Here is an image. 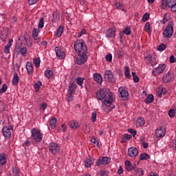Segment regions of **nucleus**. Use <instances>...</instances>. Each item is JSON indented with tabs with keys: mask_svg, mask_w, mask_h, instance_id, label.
<instances>
[{
	"mask_svg": "<svg viewBox=\"0 0 176 176\" xmlns=\"http://www.w3.org/2000/svg\"><path fill=\"white\" fill-rule=\"evenodd\" d=\"M96 97L98 101L102 102V107L104 109L107 108L109 111H112L113 108H115V106L113 105L115 96L112 92L100 89L96 92Z\"/></svg>",
	"mask_w": 176,
	"mask_h": 176,
	"instance_id": "nucleus-1",
	"label": "nucleus"
},
{
	"mask_svg": "<svg viewBox=\"0 0 176 176\" xmlns=\"http://www.w3.org/2000/svg\"><path fill=\"white\" fill-rule=\"evenodd\" d=\"M74 49L77 54H87V47L83 41H77L74 43Z\"/></svg>",
	"mask_w": 176,
	"mask_h": 176,
	"instance_id": "nucleus-2",
	"label": "nucleus"
},
{
	"mask_svg": "<svg viewBox=\"0 0 176 176\" xmlns=\"http://www.w3.org/2000/svg\"><path fill=\"white\" fill-rule=\"evenodd\" d=\"M174 34V22H168L166 28L163 31V35L165 38H170Z\"/></svg>",
	"mask_w": 176,
	"mask_h": 176,
	"instance_id": "nucleus-3",
	"label": "nucleus"
},
{
	"mask_svg": "<svg viewBox=\"0 0 176 176\" xmlns=\"http://www.w3.org/2000/svg\"><path fill=\"white\" fill-rule=\"evenodd\" d=\"M74 61L76 64L78 65H82V64H85L87 61V54H78V56L74 58Z\"/></svg>",
	"mask_w": 176,
	"mask_h": 176,
	"instance_id": "nucleus-4",
	"label": "nucleus"
},
{
	"mask_svg": "<svg viewBox=\"0 0 176 176\" xmlns=\"http://www.w3.org/2000/svg\"><path fill=\"white\" fill-rule=\"evenodd\" d=\"M176 0H162V9L166 10L168 8L172 9L173 6L175 5Z\"/></svg>",
	"mask_w": 176,
	"mask_h": 176,
	"instance_id": "nucleus-5",
	"label": "nucleus"
},
{
	"mask_svg": "<svg viewBox=\"0 0 176 176\" xmlns=\"http://www.w3.org/2000/svg\"><path fill=\"white\" fill-rule=\"evenodd\" d=\"M172 80H174L173 72H168L162 76V81L164 82V83H170V82H172Z\"/></svg>",
	"mask_w": 176,
	"mask_h": 176,
	"instance_id": "nucleus-6",
	"label": "nucleus"
},
{
	"mask_svg": "<svg viewBox=\"0 0 176 176\" xmlns=\"http://www.w3.org/2000/svg\"><path fill=\"white\" fill-rule=\"evenodd\" d=\"M49 151L52 155H57L60 152V147L56 142H51L49 145Z\"/></svg>",
	"mask_w": 176,
	"mask_h": 176,
	"instance_id": "nucleus-7",
	"label": "nucleus"
},
{
	"mask_svg": "<svg viewBox=\"0 0 176 176\" xmlns=\"http://www.w3.org/2000/svg\"><path fill=\"white\" fill-rule=\"evenodd\" d=\"M104 76L105 80L109 82L110 83H115V82H116V79L115 78V77H113V74H112L111 72L109 70H107L104 72Z\"/></svg>",
	"mask_w": 176,
	"mask_h": 176,
	"instance_id": "nucleus-8",
	"label": "nucleus"
},
{
	"mask_svg": "<svg viewBox=\"0 0 176 176\" xmlns=\"http://www.w3.org/2000/svg\"><path fill=\"white\" fill-rule=\"evenodd\" d=\"M164 69H166V64L159 65L157 67L153 69V75L155 76L160 75V74H163V72H164Z\"/></svg>",
	"mask_w": 176,
	"mask_h": 176,
	"instance_id": "nucleus-9",
	"label": "nucleus"
},
{
	"mask_svg": "<svg viewBox=\"0 0 176 176\" xmlns=\"http://www.w3.org/2000/svg\"><path fill=\"white\" fill-rule=\"evenodd\" d=\"M111 162V159L108 157H100L99 159L96 162V166H100L101 164H109Z\"/></svg>",
	"mask_w": 176,
	"mask_h": 176,
	"instance_id": "nucleus-10",
	"label": "nucleus"
},
{
	"mask_svg": "<svg viewBox=\"0 0 176 176\" xmlns=\"http://www.w3.org/2000/svg\"><path fill=\"white\" fill-rule=\"evenodd\" d=\"M43 138V135L41 133H32V139L35 142H41L42 139Z\"/></svg>",
	"mask_w": 176,
	"mask_h": 176,
	"instance_id": "nucleus-11",
	"label": "nucleus"
},
{
	"mask_svg": "<svg viewBox=\"0 0 176 176\" xmlns=\"http://www.w3.org/2000/svg\"><path fill=\"white\" fill-rule=\"evenodd\" d=\"M55 52H56V57H58L59 60H63V58H65V53L61 51V47H56Z\"/></svg>",
	"mask_w": 176,
	"mask_h": 176,
	"instance_id": "nucleus-12",
	"label": "nucleus"
},
{
	"mask_svg": "<svg viewBox=\"0 0 176 176\" xmlns=\"http://www.w3.org/2000/svg\"><path fill=\"white\" fill-rule=\"evenodd\" d=\"M128 155L130 157H135L138 155V149L135 147H130L128 149Z\"/></svg>",
	"mask_w": 176,
	"mask_h": 176,
	"instance_id": "nucleus-13",
	"label": "nucleus"
},
{
	"mask_svg": "<svg viewBox=\"0 0 176 176\" xmlns=\"http://www.w3.org/2000/svg\"><path fill=\"white\" fill-rule=\"evenodd\" d=\"M118 91H120V96L124 101L129 98V92L126 91L124 88L120 87L119 88Z\"/></svg>",
	"mask_w": 176,
	"mask_h": 176,
	"instance_id": "nucleus-14",
	"label": "nucleus"
},
{
	"mask_svg": "<svg viewBox=\"0 0 176 176\" xmlns=\"http://www.w3.org/2000/svg\"><path fill=\"white\" fill-rule=\"evenodd\" d=\"M135 165L131 164V162L129 160L125 161V168L127 171H131L135 168Z\"/></svg>",
	"mask_w": 176,
	"mask_h": 176,
	"instance_id": "nucleus-15",
	"label": "nucleus"
},
{
	"mask_svg": "<svg viewBox=\"0 0 176 176\" xmlns=\"http://www.w3.org/2000/svg\"><path fill=\"white\" fill-rule=\"evenodd\" d=\"M94 80L98 82V85H101L102 83V76L101 74L96 73L94 74Z\"/></svg>",
	"mask_w": 176,
	"mask_h": 176,
	"instance_id": "nucleus-16",
	"label": "nucleus"
},
{
	"mask_svg": "<svg viewBox=\"0 0 176 176\" xmlns=\"http://www.w3.org/2000/svg\"><path fill=\"white\" fill-rule=\"evenodd\" d=\"M12 44L13 40L10 39L4 47V53H6V54H9V53H10V47H12Z\"/></svg>",
	"mask_w": 176,
	"mask_h": 176,
	"instance_id": "nucleus-17",
	"label": "nucleus"
},
{
	"mask_svg": "<svg viewBox=\"0 0 176 176\" xmlns=\"http://www.w3.org/2000/svg\"><path fill=\"white\" fill-rule=\"evenodd\" d=\"M133 173L136 176L144 175V170H142V168H137V166H135V169H133Z\"/></svg>",
	"mask_w": 176,
	"mask_h": 176,
	"instance_id": "nucleus-18",
	"label": "nucleus"
},
{
	"mask_svg": "<svg viewBox=\"0 0 176 176\" xmlns=\"http://www.w3.org/2000/svg\"><path fill=\"white\" fill-rule=\"evenodd\" d=\"M60 20V11L56 10L53 14L52 21L53 23H57Z\"/></svg>",
	"mask_w": 176,
	"mask_h": 176,
	"instance_id": "nucleus-19",
	"label": "nucleus"
},
{
	"mask_svg": "<svg viewBox=\"0 0 176 176\" xmlns=\"http://www.w3.org/2000/svg\"><path fill=\"white\" fill-rule=\"evenodd\" d=\"M69 126L70 129H73V130H76V129L79 127V123L76 120H72L69 122Z\"/></svg>",
	"mask_w": 176,
	"mask_h": 176,
	"instance_id": "nucleus-20",
	"label": "nucleus"
},
{
	"mask_svg": "<svg viewBox=\"0 0 176 176\" xmlns=\"http://www.w3.org/2000/svg\"><path fill=\"white\" fill-rule=\"evenodd\" d=\"M85 167H91L92 164H94V158L91 157H89V158H87L85 162Z\"/></svg>",
	"mask_w": 176,
	"mask_h": 176,
	"instance_id": "nucleus-21",
	"label": "nucleus"
},
{
	"mask_svg": "<svg viewBox=\"0 0 176 176\" xmlns=\"http://www.w3.org/2000/svg\"><path fill=\"white\" fill-rule=\"evenodd\" d=\"M26 69L29 75L32 74V72H34V67L32 66V63H31L30 62H27Z\"/></svg>",
	"mask_w": 176,
	"mask_h": 176,
	"instance_id": "nucleus-22",
	"label": "nucleus"
},
{
	"mask_svg": "<svg viewBox=\"0 0 176 176\" xmlns=\"http://www.w3.org/2000/svg\"><path fill=\"white\" fill-rule=\"evenodd\" d=\"M76 83H70L69 85L68 94H75V89H76Z\"/></svg>",
	"mask_w": 176,
	"mask_h": 176,
	"instance_id": "nucleus-23",
	"label": "nucleus"
},
{
	"mask_svg": "<svg viewBox=\"0 0 176 176\" xmlns=\"http://www.w3.org/2000/svg\"><path fill=\"white\" fill-rule=\"evenodd\" d=\"M146 60L150 61L152 67L157 64V62H156V59L155 58V57L152 56V55H148L147 56H146Z\"/></svg>",
	"mask_w": 176,
	"mask_h": 176,
	"instance_id": "nucleus-24",
	"label": "nucleus"
},
{
	"mask_svg": "<svg viewBox=\"0 0 176 176\" xmlns=\"http://www.w3.org/2000/svg\"><path fill=\"white\" fill-rule=\"evenodd\" d=\"M19 80H20V78H19V75H17L16 73H14L12 78L13 86H17L19 85Z\"/></svg>",
	"mask_w": 176,
	"mask_h": 176,
	"instance_id": "nucleus-25",
	"label": "nucleus"
},
{
	"mask_svg": "<svg viewBox=\"0 0 176 176\" xmlns=\"http://www.w3.org/2000/svg\"><path fill=\"white\" fill-rule=\"evenodd\" d=\"M6 154L1 153L0 154V164L1 166H5L6 164Z\"/></svg>",
	"mask_w": 176,
	"mask_h": 176,
	"instance_id": "nucleus-26",
	"label": "nucleus"
},
{
	"mask_svg": "<svg viewBox=\"0 0 176 176\" xmlns=\"http://www.w3.org/2000/svg\"><path fill=\"white\" fill-rule=\"evenodd\" d=\"M106 35L108 38H115V30L109 29L106 32Z\"/></svg>",
	"mask_w": 176,
	"mask_h": 176,
	"instance_id": "nucleus-27",
	"label": "nucleus"
},
{
	"mask_svg": "<svg viewBox=\"0 0 176 176\" xmlns=\"http://www.w3.org/2000/svg\"><path fill=\"white\" fill-rule=\"evenodd\" d=\"M144 124H145V120L144 119V118H142V117L139 118L136 122L137 127H141L144 126Z\"/></svg>",
	"mask_w": 176,
	"mask_h": 176,
	"instance_id": "nucleus-28",
	"label": "nucleus"
},
{
	"mask_svg": "<svg viewBox=\"0 0 176 176\" xmlns=\"http://www.w3.org/2000/svg\"><path fill=\"white\" fill-rule=\"evenodd\" d=\"M130 138H131V135H129V134H124L122 136L121 142L122 144H126V142H127V141H129V140H130Z\"/></svg>",
	"mask_w": 176,
	"mask_h": 176,
	"instance_id": "nucleus-29",
	"label": "nucleus"
},
{
	"mask_svg": "<svg viewBox=\"0 0 176 176\" xmlns=\"http://www.w3.org/2000/svg\"><path fill=\"white\" fill-rule=\"evenodd\" d=\"M124 76L128 79H130V78H131V74H130V67H129V66H126L124 67Z\"/></svg>",
	"mask_w": 176,
	"mask_h": 176,
	"instance_id": "nucleus-30",
	"label": "nucleus"
},
{
	"mask_svg": "<svg viewBox=\"0 0 176 176\" xmlns=\"http://www.w3.org/2000/svg\"><path fill=\"white\" fill-rule=\"evenodd\" d=\"M13 126L10 125L9 126H3L2 129L3 133H10V131H13Z\"/></svg>",
	"mask_w": 176,
	"mask_h": 176,
	"instance_id": "nucleus-31",
	"label": "nucleus"
},
{
	"mask_svg": "<svg viewBox=\"0 0 176 176\" xmlns=\"http://www.w3.org/2000/svg\"><path fill=\"white\" fill-rule=\"evenodd\" d=\"M148 159H151V156L148 153H144L140 154V160H148Z\"/></svg>",
	"mask_w": 176,
	"mask_h": 176,
	"instance_id": "nucleus-32",
	"label": "nucleus"
},
{
	"mask_svg": "<svg viewBox=\"0 0 176 176\" xmlns=\"http://www.w3.org/2000/svg\"><path fill=\"white\" fill-rule=\"evenodd\" d=\"M63 31H64V28L61 25L59 26V28L56 30V36H57V38H60V36L63 35Z\"/></svg>",
	"mask_w": 176,
	"mask_h": 176,
	"instance_id": "nucleus-33",
	"label": "nucleus"
},
{
	"mask_svg": "<svg viewBox=\"0 0 176 176\" xmlns=\"http://www.w3.org/2000/svg\"><path fill=\"white\" fill-rule=\"evenodd\" d=\"M12 174L14 176L20 175V169L17 166L12 167Z\"/></svg>",
	"mask_w": 176,
	"mask_h": 176,
	"instance_id": "nucleus-34",
	"label": "nucleus"
},
{
	"mask_svg": "<svg viewBox=\"0 0 176 176\" xmlns=\"http://www.w3.org/2000/svg\"><path fill=\"white\" fill-rule=\"evenodd\" d=\"M154 97L153 95L149 94L145 100L146 104H151V102H153Z\"/></svg>",
	"mask_w": 176,
	"mask_h": 176,
	"instance_id": "nucleus-35",
	"label": "nucleus"
},
{
	"mask_svg": "<svg viewBox=\"0 0 176 176\" xmlns=\"http://www.w3.org/2000/svg\"><path fill=\"white\" fill-rule=\"evenodd\" d=\"M33 63L34 64L36 68H39L41 65V58H35L33 59Z\"/></svg>",
	"mask_w": 176,
	"mask_h": 176,
	"instance_id": "nucleus-36",
	"label": "nucleus"
},
{
	"mask_svg": "<svg viewBox=\"0 0 176 176\" xmlns=\"http://www.w3.org/2000/svg\"><path fill=\"white\" fill-rule=\"evenodd\" d=\"M56 123H57V119H56V118H54L50 120V125L51 126L52 129H54V127H56Z\"/></svg>",
	"mask_w": 176,
	"mask_h": 176,
	"instance_id": "nucleus-37",
	"label": "nucleus"
},
{
	"mask_svg": "<svg viewBox=\"0 0 176 176\" xmlns=\"http://www.w3.org/2000/svg\"><path fill=\"white\" fill-rule=\"evenodd\" d=\"M45 76L48 79H50V78H52V76H53V71H52V70H47V71H45Z\"/></svg>",
	"mask_w": 176,
	"mask_h": 176,
	"instance_id": "nucleus-38",
	"label": "nucleus"
},
{
	"mask_svg": "<svg viewBox=\"0 0 176 176\" xmlns=\"http://www.w3.org/2000/svg\"><path fill=\"white\" fill-rule=\"evenodd\" d=\"M41 86H42V82L41 81H38L34 83V87L36 90V91H38L39 89H41Z\"/></svg>",
	"mask_w": 176,
	"mask_h": 176,
	"instance_id": "nucleus-39",
	"label": "nucleus"
},
{
	"mask_svg": "<svg viewBox=\"0 0 176 176\" xmlns=\"http://www.w3.org/2000/svg\"><path fill=\"white\" fill-rule=\"evenodd\" d=\"M76 82L78 86H80V87H83V78L78 77L76 78Z\"/></svg>",
	"mask_w": 176,
	"mask_h": 176,
	"instance_id": "nucleus-40",
	"label": "nucleus"
},
{
	"mask_svg": "<svg viewBox=\"0 0 176 176\" xmlns=\"http://www.w3.org/2000/svg\"><path fill=\"white\" fill-rule=\"evenodd\" d=\"M43 27H45V19L43 18H41L38 25V28H43Z\"/></svg>",
	"mask_w": 176,
	"mask_h": 176,
	"instance_id": "nucleus-41",
	"label": "nucleus"
},
{
	"mask_svg": "<svg viewBox=\"0 0 176 176\" xmlns=\"http://www.w3.org/2000/svg\"><path fill=\"white\" fill-rule=\"evenodd\" d=\"M132 76L133 78V81L135 82V83H138V82H140V78L138 77L135 72H132Z\"/></svg>",
	"mask_w": 176,
	"mask_h": 176,
	"instance_id": "nucleus-42",
	"label": "nucleus"
},
{
	"mask_svg": "<svg viewBox=\"0 0 176 176\" xmlns=\"http://www.w3.org/2000/svg\"><path fill=\"white\" fill-rule=\"evenodd\" d=\"M39 32H41V30L38 28H34L32 33L33 38H36L38 35L39 34Z\"/></svg>",
	"mask_w": 176,
	"mask_h": 176,
	"instance_id": "nucleus-43",
	"label": "nucleus"
},
{
	"mask_svg": "<svg viewBox=\"0 0 176 176\" xmlns=\"http://www.w3.org/2000/svg\"><path fill=\"white\" fill-rule=\"evenodd\" d=\"M116 7L119 10H122L123 12H124V7L123 6V5H122V3H120L119 2L116 3Z\"/></svg>",
	"mask_w": 176,
	"mask_h": 176,
	"instance_id": "nucleus-44",
	"label": "nucleus"
},
{
	"mask_svg": "<svg viewBox=\"0 0 176 176\" xmlns=\"http://www.w3.org/2000/svg\"><path fill=\"white\" fill-rule=\"evenodd\" d=\"M176 110L175 109H171L168 111V116L170 118H174L175 116Z\"/></svg>",
	"mask_w": 176,
	"mask_h": 176,
	"instance_id": "nucleus-45",
	"label": "nucleus"
},
{
	"mask_svg": "<svg viewBox=\"0 0 176 176\" xmlns=\"http://www.w3.org/2000/svg\"><path fill=\"white\" fill-rule=\"evenodd\" d=\"M6 90H8V85L6 84H3L1 89H0V94L6 93Z\"/></svg>",
	"mask_w": 176,
	"mask_h": 176,
	"instance_id": "nucleus-46",
	"label": "nucleus"
},
{
	"mask_svg": "<svg viewBox=\"0 0 176 176\" xmlns=\"http://www.w3.org/2000/svg\"><path fill=\"white\" fill-rule=\"evenodd\" d=\"M46 108H47V103L43 102L41 104H40V109L41 111H45L46 109Z\"/></svg>",
	"mask_w": 176,
	"mask_h": 176,
	"instance_id": "nucleus-47",
	"label": "nucleus"
},
{
	"mask_svg": "<svg viewBox=\"0 0 176 176\" xmlns=\"http://www.w3.org/2000/svg\"><path fill=\"white\" fill-rule=\"evenodd\" d=\"M91 121L94 123L95 122H97V113L96 111H94L91 114Z\"/></svg>",
	"mask_w": 176,
	"mask_h": 176,
	"instance_id": "nucleus-48",
	"label": "nucleus"
},
{
	"mask_svg": "<svg viewBox=\"0 0 176 176\" xmlns=\"http://www.w3.org/2000/svg\"><path fill=\"white\" fill-rule=\"evenodd\" d=\"M123 33L125 34V35H130L131 34V28H126L124 29Z\"/></svg>",
	"mask_w": 176,
	"mask_h": 176,
	"instance_id": "nucleus-49",
	"label": "nucleus"
},
{
	"mask_svg": "<svg viewBox=\"0 0 176 176\" xmlns=\"http://www.w3.org/2000/svg\"><path fill=\"white\" fill-rule=\"evenodd\" d=\"M149 20V13L146 12L142 16V21H148Z\"/></svg>",
	"mask_w": 176,
	"mask_h": 176,
	"instance_id": "nucleus-50",
	"label": "nucleus"
},
{
	"mask_svg": "<svg viewBox=\"0 0 176 176\" xmlns=\"http://www.w3.org/2000/svg\"><path fill=\"white\" fill-rule=\"evenodd\" d=\"M162 90V87L157 88L156 91V96H157V97H162V94H163Z\"/></svg>",
	"mask_w": 176,
	"mask_h": 176,
	"instance_id": "nucleus-51",
	"label": "nucleus"
},
{
	"mask_svg": "<svg viewBox=\"0 0 176 176\" xmlns=\"http://www.w3.org/2000/svg\"><path fill=\"white\" fill-rule=\"evenodd\" d=\"M157 50L159 52H163V50H166V45L160 44L157 47Z\"/></svg>",
	"mask_w": 176,
	"mask_h": 176,
	"instance_id": "nucleus-52",
	"label": "nucleus"
},
{
	"mask_svg": "<svg viewBox=\"0 0 176 176\" xmlns=\"http://www.w3.org/2000/svg\"><path fill=\"white\" fill-rule=\"evenodd\" d=\"M159 131H160V133H166V128H164V126H160L156 129L155 133H159Z\"/></svg>",
	"mask_w": 176,
	"mask_h": 176,
	"instance_id": "nucleus-53",
	"label": "nucleus"
},
{
	"mask_svg": "<svg viewBox=\"0 0 176 176\" xmlns=\"http://www.w3.org/2000/svg\"><path fill=\"white\" fill-rule=\"evenodd\" d=\"M100 176H108L109 175V172L107 171V170H101L99 173Z\"/></svg>",
	"mask_w": 176,
	"mask_h": 176,
	"instance_id": "nucleus-54",
	"label": "nucleus"
},
{
	"mask_svg": "<svg viewBox=\"0 0 176 176\" xmlns=\"http://www.w3.org/2000/svg\"><path fill=\"white\" fill-rule=\"evenodd\" d=\"M27 52H28L27 47H22L20 50V52L21 53V54L23 56H25V54H27Z\"/></svg>",
	"mask_w": 176,
	"mask_h": 176,
	"instance_id": "nucleus-55",
	"label": "nucleus"
},
{
	"mask_svg": "<svg viewBox=\"0 0 176 176\" xmlns=\"http://www.w3.org/2000/svg\"><path fill=\"white\" fill-rule=\"evenodd\" d=\"M166 135V133H155V136L157 138H163V137H164Z\"/></svg>",
	"mask_w": 176,
	"mask_h": 176,
	"instance_id": "nucleus-56",
	"label": "nucleus"
},
{
	"mask_svg": "<svg viewBox=\"0 0 176 176\" xmlns=\"http://www.w3.org/2000/svg\"><path fill=\"white\" fill-rule=\"evenodd\" d=\"M3 137H5V138L6 140H9V138H10V137H12V133H3Z\"/></svg>",
	"mask_w": 176,
	"mask_h": 176,
	"instance_id": "nucleus-57",
	"label": "nucleus"
},
{
	"mask_svg": "<svg viewBox=\"0 0 176 176\" xmlns=\"http://www.w3.org/2000/svg\"><path fill=\"white\" fill-rule=\"evenodd\" d=\"M116 54L118 58H120V57L123 56V51H122V50H118L116 52Z\"/></svg>",
	"mask_w": 176,
	"mask_h": 176,
	"instance_id": "nucleus-58",
	"label": "nucleus"
},
{
	"mask_svg": "<svg viewBox=\"0 0 176 176\" xmlns=\"http://www.w3.org/2000/svg\"><path fill=\"white\" fill-rule=\"evenodd\" d=\"M174 63H176L175 56H174V55H171L170 56V63L174 64Z\"/></svg>",
	"mask_w": 176,
	"mask_h": 176,
	"instance_id": "nucleus-59",
	"label": "nucleus"
},
{
	"mask_svg": "<svg viewBox=\"0 0 176 176\" xmlns=\"http://www.w3.org/2000/svg\"><path fill=\"white\" fill-rule=\"evenodd\" d=\"M106 61H108L109 63L112 61V54H110L106 56Z\"/></svg>",
	"mask_w": 176,
	"mask_h": 176,
	"instance_id": "nucleus-60",
	"label": "nucleus"
},
{
	"mask_svg": "<svg viewBox=\"0 0 176 176\" xmlns=\"http://www.w3.org/2000/svg\"><path fill=\"white\" fill-rule=\"evenodd\" d=\"M91 142H92L93 144H94L95 145H98L100 143L98 142V141H97L96 140V138L94 137H92L91 139Z\"/></svg>",
	"mask_w": 176,
	"mask_h": 176,
	"instance_id": "nucleus-61",
	"label": "nucleus"
},
{
	"mask_svg": "<svg viewBox=\"0 0 176 176\" xmlns=\"http://www.w3.org/2000/svg\"><path fill=\"white\" fill-rule=\"evenodd\" d=\"M73 94H67V100L68 101H72L74 100V96H72Z\"/></svg>",
	"mask_w": 176,
	"mask_h": 176,
	"instance_id": "nucleus-62",
	"label": "nucleus"
},
{
	"mask_svg": "<svg viewBox=\"0 0 176 176\" xmlns=\"http://www.w3.org/2000/svg\"><path fill=\"white\" fill-rule=\"evenodd\" d=\"M0 111H5V102L0 101Z\"/></svg>",
	"mask_w": 176,
	"mask_h": 176,
	"instance_id": "nucleus-63",
	"label": "nucleus"
},
{
	"mask_svg": "<svg viewBox=\"0 0 176 176\" xmlns=\"http://www.w3.org/2000/svg\"><path fill=\"white\" fill-rule=\"evenodd\" d=\"M171 11L175 12H176V2L173 6V8H171Z\"/></svg>",
	"mask_w": 176,
	"mask_h": 176,
	"instance_id": "nucleus-64",
	"label": "nucleus"
}]
</instances>
